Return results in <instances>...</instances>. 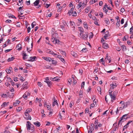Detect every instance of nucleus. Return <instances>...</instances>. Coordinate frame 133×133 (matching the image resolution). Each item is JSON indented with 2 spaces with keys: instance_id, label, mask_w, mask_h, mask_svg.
<instances>
[{
  "instance_id": "f257e3e1",
  "label": "nucleus",
  "mask_w": 133,
  "mask_h": 133,
  "mask_svg": "<svg viewBox=\"0 0 133 133\" xmlns=\"http://www.w3.org/2000/svg\"><path fill=\"white\" fill-rule=\"evenodd\" d=\"M58 34L56 33H54L52 36V40L53 42L55 44L56 43L59 44H60L61 42L58 40L57 39V37Z\"/></svg>"
},
{
  "instance_id": "f03ea898",
  "label": "nucleus",
  "mask_w": 133,
  "mask_h": 133,
  "mask_svg": "<svg viewBox=\"0 0 133 133\" xmlns=\"http://www.w3.org/2000/svg\"><path fill=\"white\" fill-rule=\"evenodd\" d=\"M27 55L25 53V59H26L27 61H34L36 60V56L30 57L29 58H28L26 56Z\"/></svg>"
},
{
  "instance_id": "7ed1b4c3",
  "label": "nucleus",
  "mask_w": 133,
  "mask_h": 133,
  "mask_svg": "<svg viewBox=\"0 0 133 133\" xmlns=\"http://www.w3.org/2000/svg\"><path fill=\"white\" fill-rule=\"evenodd\" d=\"M68 14L69 15H72V16H77L76 12V11L74 12L73 11L70 9L69 10Z\"/></svg>"
},
{
  "instance_id": "20e7f679",
  "label": "nucleus",
  "mask_w": 133,
  "mask_h": 133,
  "mask_svg": "<svg viewBox=\"0 0 133 133\" xmlns=\"http://www.w3.org/2000/svg\"><path fill=\"white\" fill-rule=\"evenodd\" d=\"M31 123L30 122L28 121L26 122V127L27 129L29 131H30L31 129Z\"/></svg>"
},
{
  "instance_id": "39448f33",
  "label": "nucleus",
  "mask_w": 133,
  "mask_h": 133,
  "mask_svg": "<svg viewBox=\"0 0 133 133\" xmlns=\"http://www.w3.org/2000/svg\"><path fill=\"white\" fill-rule=\"evenodd\" d=\"M117 86L116 83V82H113L110 85L111 88V89H113L116 88Z\"/></svg>"
},
{
  "instance_id": "423d86ee",
  "label": "nucleus",
  "mask_w": 133,
  "mask_h": 133,
  "mask_svg": "<svg viewBox=\"0 0 133 133\" xmlns=\"http://www.w3.org/2000/svg\"><path fill=\"white\" fill-rule=\"evenodd\" d=\"M88 32H86L85 35H83L82 36V37L83 39L84 40H87L88 37Z\"/></svg>"
},
{
  "instance_id": "0eeeda50",
  "label": "nucleus",
  "mask_w": 133,
  "mask_h": 133,
  "mask_svg": "<svg viewBox=\"0 0 133 133\" xmlns=\"http://www.w3.org/2000/svg\"><path fill=\"white\" fill-rule=\"evenodd\" d=\"M46 78V79L44 82L47 83L48 84V85L49 87H50L51 84V82L50 81L48 77H47Z\"/></svg>"
},
{
  "instance_id": "6e6552de",
  "label": "nucleus",
  "mask_w": 133,
  "mask_h": 133,
  "mask_svg": "<svg viewBox=\"0 0 133 133\" xmlns=\"http://www.w3.org/2000/svg\"><path fill=\"white\" fill-rule=\"evenodd\" d=\"M110 36L109 34V32L108 31H107L105 33V36H104V38L107 39L108 38V37H109Z\"/></svg>"
},
{
  "instance_id": "1a4fd4ad",
  "label": "nucleus",
  "mask_w": 133,
  "mask_h": 133,
  "mask_svg": "<svg viewBox=\"0 0 133 133\" xmlns=\"http://www.w3.org/2000/svg\"><path fill=\"white\" fill-rule=\"evenodd\" d=\"M42 58L45 60L48 61L50 62H51V60H52V58H51L49 57H43Z\"/></svg>"
},
{
  "instance_id": "9d476101",
  "label": "nucleus",
  "mask_w": 133,
  "mask_h": 133,
  "mask_svg": "<svg viewBox=\"0 0 133 133\" xmlns=\"http://www.w3.org/2000/svg\"><path fill=\"white\" fill-rule=\"evenodd\" d=\"M53 99H54V101L53 102L52 104V106L53 107H54L55 106V105L56 104V105H57L58 106V104L57 103V100H56L55 99V97H54L53 98Z\"/></svg>"
},
{
  "instance_id": "9b49d317",
  "label": "nucleus",
  "mask_w": 133,
  "mask_h": 133,
  "mask_svg": "<svg viewBox=\"0 0 133 133\" xmlns=\"http://www.w3.org/2000/svg\"><path fill=\"white\" fill-rule=\"evenodd\" d=\"M31 117L30 115L28 114H25V119L31 120Z\"/></svg>"
},
{
  "instance_id": "f8f14e48",
  "label": "nucleus",
  "mask_w": 133,
  "mask_h": 133,
  "mask_svg": "<svg viewBox=\"0 0 133 133\" xmlns=\"http://www.w3.org/2000/svg\"><path fill=\"white\" fill-rule=\"evenodd\" d=\"M16 48H17V49L19 51L21 50L22 48L21 47V44H18L16 46Z\"/></svg>"
},
{
  "instance_id": "ddd939ff",
  "label": "nucleus",
  "mask_w": 133,
  "mask_h": 133,
  "mask_svg": "<svg viewBox=\"0 0 133 133\" xmlns=\"http://www.w3.org/2000/svg\"><path fill=\"white\" fill-rule=\"evenodd\" d=\"M110 96L111 98V102H113V101L115 100L116 98V96L115 95H112V94L110 95Z\"/></svg>"
},
{
  "instance_id": "4468645a",
  "label": "nucleus",
  "mask_w": 133,
  "mask_h": 133,
  "mask_svg": "<svg viewBox=\"0 0 133 133\" xmlns=\"http://www.w3.org/2000/svg\"><path fill=\"white\" fill-rule=\"evenodd\" d=\"M127 108V107H126V106L125 104V103H124L123 104H122L121 107H119V110H122V109H123L124 108Z\"/></svg>"
},
{
  "instance_id": "2eb2a0df",
  "label": "nucleus",
  "mask_w": 133,
  "mask_h": 133,
  "mask_svg": "<svg viewBox=\"0 0 133 133\" xmlns=\"http://www.w3.org/2000/svg\"><path fill=\"white\" fill-rule=\"evenodd\" d=\"M47 52L48 53L50 54L53 55L54 54V52L50 49L48 50L47 51Z\"/></svg>"
},
{
  "instance_id": "dca6fc26",
  "label": "nucleus",
  "mask_w": 133,
  "mask_h": 133,
  "mask_svg": "<svg viewBox=\"0 0 133 133\" xmlns=\"http://www.w3.org/2000/svg\"><path fill=\"white\" fill-rule=\"evenodd\" d=\"M94 125L93 124H91V125L90 126V128L88 129L89 130H94Z\"/></svg>"
},
{
  "instance_id": "f3484780",
  "label": "nucleus",
  "mask_w": 133,
  "mask_h": 133,
  "mask_svg": "<svg viewBox=\"0 0 133 133\" xmlns=\"http://www.w3.org/2000/svg\"><path fill=\"white\" fill-rule=\"evenodd\" d=\"M102 47L104 49H107L108 48V45L107 44L103 43L102 45Z\"/></svg>"
},
{
  "instance_id": "a211bd4d",
  "label": "nucleus",
  "mask_w": 133,
  "mask_h": 133,
  "mask_svg": "<svg viewBox=\"0 0 133 133\" xmlns=\"http://www.w3.org/2000/svg\"><path fill=\"white\" fill-rule=\"evenodd\" d=\"M9 103V102H4L2 105L1 106L2 107H5L6 106L8 105V103Z\"/></svg>"
},
{
  "instance_id": "6ab92c4d",
  "label": "nucleus",
  "mask_w": 133,
  "mask_h": 133,
  "mask_svg": "<svg viewBox=\"0 0 133 133\" xmlns=\"http://www.w3.org/2000/svg\"><path fill=\"white\" fill-rule=\"evenodd\" d=\"M34 124L37 127H39L40 126L41 124L40 122L38 121L34 122Z\"/></svg>"
},
{
  "instance_id": "aec40b11",
  "label": "nucleus",
  "mask_w": 133,
  "mask_h": 133,
  "mask_svg": "<svg viewBox=\"0 0 133 133\" xmlns=\"http://www.w3.org/2000/svg\"><path fill=\"white\" fill-rule=\"evenodd\" d=\"M71 54L74 57H76L77 56V54L73 51H72L71 52Z\"/></svg>"
},
{
  "instance_id": "412c9836",
  "label": "nucleus",
  "mask_w": 133,
  "mask_h": 133,
  "mask_svg": "<svg viewBox=\"0 0 133 133\" xmlns=\"http://www.w3.org/2000/svg\"><path fill=\"white\" fill-rule=\"evenodd\" d=\"M40 0H36L34 3V6H36L37 5L39 4Z\"/></svg>"
},
{
  "instance_id": "4be33fe9",
  "label": "nucleus",
  "mask_w": 133,
  "mask_h": 133,
  "mask_svg": "<svg viewBox=\"0 0 133 133\" xmlns=\"http://www.w3.org/2000/svg\"><path fill=\"white\" fill-rule=\"evenodd\" d=\"M70 24L71 28H75V23L74 22L70 21Z\"/></svg>"
},
{
  "instance_id": "5701e85b",
  "label": "nucleus",
  "mask_w": 133,
  "mask_h": 133,
  "mask_svg": "<svg viewBox=\"0 0 133 133\" xmlns=\"http://www.w3.org/2000/svg\"><path fill=\"white\" fill-rule=\"evenodd\" d=\"M110 58V57H109L108 54H107L105 60V61L107 59L109 61V62L110 63L111 61V59H110V58Z\"/></svg>"
},
{
  "instance_id": "b1692460",
  "label": "nucleus",
  "mask_w": 133,
  "mask_h": 133,
  "mask_svg": "<svg viewBox=\"0 0 133 133\" xmlns=\"http://www.w3.org/2000/svg\"><path fill=\"white\" fill-rule=\"evenodd\" d=\"M31 110L32 109L30 108L27 109L26 110H25V114L30 113Z\"/></svg>"
},
{
  "instance_id": "393cba45",
  "label": "nucleus",
  "mask_w": 133,
  "mask_h": 133,
  "mask_svg": "<svg viewBox=\"0 0 133 133\" xmlns=\"http://www.w3.org/2000/svg\"><path fill=\"white\" fill-rule=\"evenodd\" d=\"M97 0H91L90 1L89 3L90 4H92L97 2Z\"/></svg>"
},
{
  "instance_id": "a878e982",
  "label": "nucleus",
  "mask_w": 133,
  "mask_h": 133,
  "mask_svg": "<svg viewBox=\"0 0 133 133\" xmlns=\"http://www.w3.org/2000/svg\"><path fill=\"white\" fill-rule=\"evenodd\" d=\"M59 77H56L52 78V81H57L58 80H59Z\"/></svg>"
},
{
  "instance_id": "bb28decb",
  "label": "nucleus",
  "mask_w": 133,
  "mask_h": 133,
  "mask_svg": "<svg viewBox=\"0 0 133 133\" xmlns=\"http://www.w3.org/2000/svg\"><path fill=\"white\" fill-rule=\"evenodd\" d=\"M21 54L23 56V58L24 60L25 59V51H23L21 52Z\"/></svg>"
},
{
  "instance_id": "cd10ccee",
  "label": "nucleus",
  "mask_w": 133,
  "mask_h": 133,
  "mask_svg": "<svg viewBox=\"0 0 133 133\" xmlns=\"http://www.w3.org/2000/svg\"><path fill=\"white\" fill-rule=\"evenodd\" d=\"M114 126H115V127L112 130L113 131H115L116 130V129L117 128V125H116V123H114L113 124Z\"/></svg>"
},
{
  "instance_id": "c85d7f7f",
  "label": "nucleus",
  "mask_w": 133,
  "mask_h": 133,
  "mask_svg": "<svg viewBox=\"0 0 133 133\" xmlns=\"http://www.w3.org/2000/svg\"><path fill=\"white\" fill-rule=\"evenodd\" d=\"M121 46L123 48L122 50L123 51H126L127 50V49L126 48V47L124 45H122V46Z\"/></svg>"
},
{
  "instance_id": "c756f323",
  "label": "nucleus",
  "mask_w": 133,
  "mask_h": 133,
  "mask_svg": "<svg viewBox=\"0 0 133 133\" xmlns=\"http://www.w3.org/2000/svg\"><path fill=\"white\" fill-rule=\"evenodd\" d=\"M51 62L52 63V64H55V65H56L57 63L56 61L55 60L52 59V60H51V62Z\"/></svg>"
},
{
  "instance_id": "7c9ffc66",
  "label": "nucleus",
  "mask_w": 133,
  "mask_h": 133,
  "mask_svg": "<svg viewBox=\"0 0 133 133\" xmlns=\"http://www.w3.org/2000/svg\"><path fill=\"white\" fill-rule=\"evenodd\" d=\"M78 29L81 32H84L83 29L81 27H79Z\"/></svg>"
},
{
  "instance_id": "2f4dec72",
  "label": "nucleus",
  "mask_w": 133,
  "mask_h": 133,
  "mask_svg": "<svg viewBox=\"0 0 133 133\" xmlns=\"http://www.w3.org/2000/svg\"><path fill=\"white\" fill-rule=\"evenodd\" d=\"M14 57H12L11 58H9L7 60L8 62H10L14 60Z\"/></svg>"
},
{
  "instance_id": "473e14b6",
  "label": "nucleus",
  "mask_w": 133,
  "mask_h": 133,
  "mask_svg": "<svg viewBox=\"0 0 133 133\" xmlns=\"http://www.w3.org/2000/svg\"><path fill=\"white\" fill-rule=\"evenodd\" d=\"M125 116V115H124V116H122V117H121L120 119V120L119 121L118 123V125H119L120 124H122V118L124 117V116Z\"/></svg>"
},
{
  "instance_id": "72a5a7b5",
  "label": "nucleus",
  "mask_w": 133,
  "mask_h": 133,
  "mask_svg": "<svg viewBox=\"0 0 133 133\" xmlns=\"http://www.w3.org/2000/svg\"><path fill=\"white\" fill-rule=\"evenodd\" d=\"M65 26L64 25H61V28L62 29V30L64 32L66 31V30L64 28V26Z\"/></svg>"
},
{
  "instance_id": "f704fd0d",
  "label": "nucleus",
  "mask_w": 133,
  "mask_h": 133,
  "mask_svg": "<svg viewBox=\"0 0 133 133\" xmlns=\"http://www.w3.org/2000/svg\"><path fill=\"white\" fill-rule=\"evenodd\" d=\"M130 102L129 101L126 102L125 103V104L127 107H128V106L130 105Z\"/></svg>"
},
{
  "instance_id": "c9c22d12",
  "label": "nucleus",
  "mask_w": 133,
  "mask_h": 133,
  "mask_svg": "<svg viewBox=\"0 0 133 133\" xmlns=\"http://www.w3.org/2000/svg\"><path fill=\"white\" fill-rule=\"evenodd\" d=\"M87 51V48H83L81 51L82 52H86Z\"/></svg>"
},
{
  "instance_id": "e433bc0d",
  "label": "nucleus",
  "mask_w": 133,
  "mask_h": 133,
  "mask_svg": "<svg viewBox=\"0 0 133 133\" xmlns=\"http://www.w3.org/2000/svg\"><path fill=\"white\" fill-rule=\"evenodd\" d=\"M18 76L19 77H20L19 79L21 81L23 82L24 81V79L23 77H21L20 75H19Z\"/></svg>"
},
{
  "instance_id": "4c0bfd02",
  "label": "nucleus",
  "mask_w": 133,
  "mask_h": 133,
  "mask_svg": "<svg viewBox=\"0 0 133 133\" xmlns=\"http://www.w3.org/2000/svg\"><path fill=\"white\" fill-rule=\"evenodd\" d=\"M120 21L119 20V21H118L116 24V26L118 27L120 26Z\"/></svg>"
},
{
  "instance_id": "58836bf2",
  "label": "nucleus",
  "mask_w": 133,
  "mask_h": 133,
  "mask_svg": "<svg viewBox=\"0 0 133 133\" xmlns=\"http://www.w3.org/2000/svg\"><path fill=\"white\" fill-rule=\"evenodd\" d=\"M98 71V68L97 67H96L94 70V74H95Z\"/></svg>"
},
{
  "instance_id": "ea45409f",
  "label": "nucleus",
  "mask_w": 133,
  "mask_h": 133,
  "mask_svg": "<svg viewBox=\"0 0 133 133\" xmlns=\"http://www.w3.org/2000/svg\"><path fill=\"white\" fill-rule=\"evenodd\" d=\"M105 23L107 24H109L110 22L109 20L108 19H106L105 20Z\"/></svg>"
},
{
  "instance_id": "a19ab883",
  "label": "nucleus",
  "mask_w": 133,
  "mask_h": 133,
  "mask_svg": "<svg viewBox=\"0 0 133 133\" xmlns=\"http://www.w3.org/2000/svg\"><path fill=\"white\" fill-rule=\"evenodd\" d=\"M6 71L8 74H10L11 72V70H10L9 69H6Z\"/></svg>"
},
{
  "instance_id": "79ce46f5",
  "label": "nucleus",
  "mask_w": 133,
  "mask_h": 133,
  "mask_svg": "<svg viewBox=\"0 0 133 133\" xmlns=\"http://www.w3.org/2000/svg\"><path fill=\"white\" fill-rule=\"evenodd\" d=\"M22 108L21 107H19L16 108L17 111H19L22 110Z\"/></svg>"
},
{
  "instance_id": "37998d69",
  "label": "nucleus",
  "mask_w": 133,
  "mask_h": 133,
  "mask_svg": "<svg viewBox=\"0 0 133 133\" xmlns=\"http://www.w3.org/2000/svg\"><path fill=\"white\" fill-rule=\"evenodd\" d=\"M36 23L35 22H34L31 24L32 28H34L35 25H36Z\"/></svg>"
},
{
  "instance_id": "c03bdc74",
  "label": "nucleus",
  "mask_w": 133,
  "mask_h": 133,
  "mask_svg": "<svg viewBox=\"0 0 133 133\" xmlns=\"http://www.w3.org/2000/svg\"><path fill=\"white\" fill-rule=\"evenodd\" d=\"M90 35L89 36V38H92L93 37V34L92 32H90L89 34Z\"/></svg>"
},
{
  "instance_id": "a18cd8bd",
  "label": "nucleus",
  "mask_w": 133,
  "mask_h": 133,
  "mask_svg": "<svg viewBox=\"0 0 133 133\" xmlns=\"http://www.w3.org/2000/svg\"><path fill=\"white\" fill-rule=\"evenodd\" d=\"M90 7H88L85 10V12H86L87 13H88L89 10H90Z\"/></svg>"
},
{
  "instance_id": "49530a36",
  "label": "nucleus",
  "mask_w": 133,
  "mask_h": 133,
  "mask_svg": "<svg viewBox=\"0 0 133 133\" xmlns=\"http://www.w3.org/2000/svg\"><path fill=\"white\" fill-rule=\"evenodd\" d=\"M97 89L98 91L99 92H100V93H101V88L99 87H97ZM100 94H101V93H100Z\"/></svg>"
},
{
  "instance_id": "de8ad7c7",
  "label": "nucleus",
  "mask_w": 133,
  "mask_h": 133,
  "mask_svg": "<svg viewBox=\"0 0 133 133\" xmlns=\"http://www.w3.org/2000/svg\"><path fill=\"white\" fill-rule=\"evenodd\" d=\"M29 85L27 82H25V89H27L28 88Z\"/></svg>"
},
{
  "instance_id": "09e8293b",
  "label": "nucleus",
  "mask_w": 133,
  "mask_h": 133,
  "mask_svg": "<svg viewBox=\"0 0 133 133\" xmlns=\"http://www.w3.org/2000/svg\"><path fill=\"white\" fill-rule=\"evenodd\" d=\"M61 54L64 56H66V53L65 51H61Z\"/></svg>"
},
{
  "instance_id": "8fccbe9b",
  "label": "nucleus",
  "mask_w": 133,
  "mask_h": 133,
  "mask_svg": "<svg viewBox=\"0 0 133 133\" xmlns=\"http://www.w3.org/2000/svg\"><path fill=\"white\" fill-rule=\"evenodd\" d=\"M128 115V114H125V115H123V116H124V115H125V116H124V117H123L122 118V120L123 119H127L128 118L127 117L126 118H125V117L127 116Z\"/></svg>"
},
{
  "instance_id": "3c124183",
  "label": "nucleus",
  "mask_w": 133,
  "mask_h": 133,
  "mask_svg": "<svg viewBox=\"0 0 133 133\" xmlns=\"http://www.w3.org/2000/svg\"><path fill=\"white\" fill-rule=\"evenodd\" d=\"M96 99V96L95 95H93L92 97V99L93 101H95Z\"/></svg>"
},
{
  "instance_id": "603ef678",
  "label": "nucleus",
  "mask_w": 133,
  "mask_h": 133,
  "mask_svg": "<svg viewBox=\"0 0 133 133\" xmlns=\"http://www.w3.org/2000/svg\"><path fill=\"white\" fill-rule=\"evenodd\" d=\"M113 89H111L110 88V90H109V95H110L112 94V92L113 91L112 90H113Z\"/></svg>"
},
{
  "instance_id": "864d4df0",
  "label": "nucleus",
  "mask_w": 133,
  "mask_h": 133,
  "mask_svg": "<svg viewBox=\"0 0 133 133\" xmlns=\"http://www.w3.org/2000/svg\"><path fill=\"white\" fill-rule=\"evenodd\" d=\"M74 103L72 101H71L70 104V107L71 108L72 105H74Z\"/></svg>"
},
{
  "instance_id": "5fc2aeb1",
  "label": "nucleus",
  "mask_w": 133,
  "mask_h": 133,
  "mask_svg": "<svg viewBox=\"0 0 133 133\" xmlns=\"http://www.w3.org/2000/svg\"><path fill=\"white\" fill-rule=\"evenodd\" d=\"M25 65L26 66V67L25 68L26 69H27L28 67H30L31 66L30 64L27 63H25Z\"/></svg>"
},
{
  "instance_id": "6e6d98bb",
  "label": "nucleus",
  "mask_w": 133,
  "mask_h": 133,
  "mask_svg": "<svg viewBox=\"0 0 133 133\" xmlns=\"http://www.w3.org/2000/svg\"><path fill=\"white\" fill-rule=\"evenodd\" d=\"M11 22H12L11 21V20H9V19H7V20H6L5 21V22L6 23H10Z\"/></svg>"
},
{
  "instance_id": "4d7b16f0",
  "label": "nucleus",
  "mask_w": 133,
  "mask_h": 133,
  "mask_svg": "<svg viewBox=\"0 0 133 133\" xmlns=\"http://www.w3.org/2000/svg\"><path fill=\"white\" fill-rule=\"evenodd\" d=\"M62 8H63V6H61L59 7L58 9V11H61V10L62 9Z\"/></svg>"
},
{
  "instance_id": "13d9d810",
  "label": "nucleus",
  "mask_w": 133,
  "mask_h": 133,
  "mask_svg": "<svg viewBox=\"0 0 133 133\" xmlns=\"http://www.w3.org/2000/svg\"><path fill=\"white\" fill-rule=\"evenodd\" d=\"M25 3L27 5H29L30 4V0L28 1H26L25 2Z\"/></svg>"
},
{
  "instance_id": "bf43d9fd",
  "label": "nucleus",
  "mask_w": 133,
  "mask_h": 133,
  "mask_svg": "<svg viewBox=\"0 0 133 133\" xmlns=\"http://www.w3.org/2000/svg\"><path fill=\"white\" fill-rule=\"evenodd\" d=\"M47 109L50 110L51 111V107L48 105H47Z\"/></svg>"
},
{
  "instance_id": "052dcab7",
  "label": "nucleus",
  "mask_w": 133,
  "mask_h": 133,
  "mask_svg": "<svg viewBox=\"0 0 133 133\" xmlns=\"http://www.w3.org/2000/svg\"><path fill=\"white\" fill-rule=\"evenodd\" d=\"M116 49L117 51H120L121 50V48L118 46L116 47Z\"/></svg>"
},
{
  "instance_id": "680f3d73",
  "label": "nucleus",
  "mask_w": 133,
  "mask_h": 133,
  "mask_svg": "<svg viewBox=\"0 0 133 133\" xmlns=\"http://www.w3.org/2000/svg\"><path fill=\"white\" fill-rule=\"evenodd\" d=\"M30 93L29 92H27V95H26L25 94V99H26L27 98L28 96H30Z\"/></svg>"
},
{
  "instance_id": "e2e57ef3",
  "label": "nucleus",
  "mask_w": 133,
  "mask_h": 133,
  "mask_svg": "<svg viewBox=\"0 0 133 133\" xmlns=\"http://www.w3.org/2000/svg\"><path fill=\"white\" fill-rule=\"evenodd\" d=\"M19 18L20 19H23L25 17L24 16H19Z\"/></svg>"
},
{
  "instance_id": "0e129e2a",
  "label": "nucleus",
  "mask_w": 133,
  "mask_h": 133,
  "mask_svg": "<svg viewBox=\"0 0 133 133\" xmlns=\"http://www.w3.org/2000/svg\"><path fill=\"white\" fill-rule=\"evenodd\" d=\"M84 27L86 29H88V25L86 23L85 24V23H84Z\"/></svg>"
},
{
  "instance_id": "69168bd1",
  "label": "nucleus",
  "mask_w": 133,
  "mask_h": 133,
  "mask_svg": "<svg viewBox=\"0 0 133 133\" xmlns=\"http://www.w3.org/2000/svg\"><path fill=\"white\" fill-rule=\"evenodd\" d=\"M8 16H9L10 17H11V18H13V17H14V16L12 14H8Z\"/></svg>"
},
{
  "instance_id": "338daca9",
  "label": "nucleus",
  "mask_w": 133,
  "mask_h": 133,
  "mask_svg": "<svg viewBox=\"0 0 133 133\" xmlns=\"http://www.w3.org/2000/svg\"><path fill=\"white\" fill-rule=\"evenodd\" d=\"M132 121L130 120L128 121V122L127 123V124L126 125L127 126H128L129 124L131 123L132 122Z\"/></svg>"
},
{
  "instance_id": "774afa93",
  "label": "nucleus",
  "mask_w": 133,
  "mask_h": 133,
  "mask_svg": "<svg viewBox=\"0 0 133 133\" xmlns=\"http://www.w3.org/2000/svg\"><path fill=\"white\" fill-rule=\"evenodd\" d=\"M1 96L3 97H5L7 96V95L6 94H3Z\"/></svg>"
}]
</instances>
